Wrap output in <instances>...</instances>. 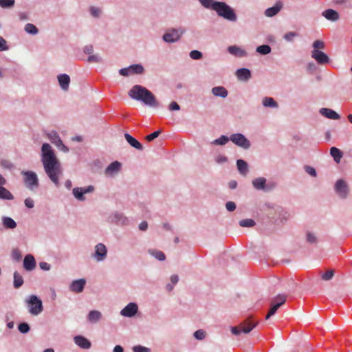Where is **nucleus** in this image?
I'll return each instance as SVG.
<instances>
[{
  "instance_id": "obj_12",
  "label": "nucleus",
  "mask_w": 352,
  "mask_h": 352,
  "mask_svg": "<svg viewBox=\"0 0 352 352\" xmlns=\"http://www.w3.org/2000/svg\"><path fill=\"white\" fill-rule=\"evenodd\" d=\"M311 57L316 60V61L320 65H325L329 63V58L324 52L318 50H313L311 52Z\"/></svg>"
},
{
  "instance_id": "obj_28",
  "label": "nucleus",
  "mask_w": 352,
  "mask_h": 352,
  "mask_svg": "<svg viewBox=\"0 0 352 352\" xmlns=\"http://www.w3.org/2000/svg\"><path fill=\"white\" fill-rule=\"evenodd\" d=\"M2 224L6 229H14L17 226L16 221L9 217H2Z\"/></svg>"
},
{
  "instance_id": "obj_25",
  "label": "nucleus",
  "mask_w": 352,
  "mask_h": 352,
  "mask_svg": "<svg viewBox=\"0 0 352 352\" xmlns=\"http://www.w3.org/2000/svg\"><path fill=\"white\" fill-rule=\"evenodd\" d=\"M236 76L239 80L247 81L251 78V72L247 68H240L236 70Z\"/></svg>"
},
{
  "instance_id": "obj_6",
  "label": "nucleus",
  "mask_w": 352,
  "mask_h": 352,
  "mask_svg": "<svg viewBox=\"0 0 352 352\" xmlns=\"http://www.w3.org/2000/svg\"><path fill=\"white\" fill-rule=\"evenodd\" d=\"M253 187L257 190H263L264 192H270L276 188V184L274 182L270 181L267 182L266 178L259 177L252 181Z\"/></svg>"
},
{
  "instance_id": "obj_5",
  "label": "nucleus",
  "mask_w": 352,
  "mask_h": 352,
  "mask_svg": "<svg viewBox=\"0 0 352 352\" xmlns=\"http://www.w3.org/2000/svg\"><path fill=\"white\" fill-rule=\"evenodd\" d=\"M23 182L27 188L30 190H34L39 186L38 178L36 173L32 170H23Z\"/></svg>"
},
{
  "instance_id": "obj_33",
  "label": "nucleus",
  "mask_w": 352,
  "mask_h": 352,
  "mask_svg": "<svg viewBox=\"0 0 352 352\" xmlns=\"http://www.w3.org/2000/svg\"><path fill=\"white\" fill-rule=\"evenodd\" d=\"M0 199L13 200V195L5 187L0 186Z\"/></svg>"
},
{
  "instance_id": "obj_59",
  "label": "nucleus",
  "mask_w": 352,
  "mask_h": 352,
  "mask_svg": "<svg viewBox=\"0 0 352 352\" xmlns=\"http://www.w3.org/2000/svg\"><path fill=\"white\" fill-rule=\"evenodd\" d=\"M9 49L6 41L0 36V51H6Z\"/></svg>"
},
{
  "instance_id": "obj_23",
  "label": "nucleus",
  "mask_w": 352,
  "mask_h": 352,
  "mask_svg": "<svg viewBox=\"0 0 352 352\" xmlns=\"http://www.w3.org/2000/svg\"><path fill=\"white\" fill-rule=\"evenodd\" d=\"M320 113L329 119L338 120L340 116L335 111L328 108H321L319 111Z\"/></svg>"
},
{
  "instance_id": "obj_55",
  "label": "nucleus",
  "mask_w": 352,
  "mask_h": 352,
  "mask_svg": "<svg viewBox=\"0 0 352 352\" xmlns=\"http://www.w3.org/2000/svg\"><path fill=\"white\" fill-rule=\"evenodd\" d=\"M133 351L134 352H151V349L149 348L141 345H137L133 346Z\"/></svg>"
},
{
  "instance_id": "obj_43",
  "label": "nucleus",
  "mask_w": 352,
  "mask_h": 352,
  "mask_svg": "<svg viewBox=\"0 0 352 352\" xmlns=\"http://www.w3.org/2000/svg\"><path fill=\"white\" fill-rule=\"evenodd\" d=\"M255 221L252 219H245L239 221V225L241 227H253L255 225Z\"/></svg>"
},
{
  "instance_id": "obj_48",
  "label": "nucleus",
  "mask_w": 352,
  "mask_h": 352,
  "mask_svg": "<svg viewBox=\"0 0 352 352\" xmlns=\"http://www.w3.org/2000/svg\"><path fill=\"white\" fill-rule=\"evenodd\" d=\"M306 239L307 241L309 243H316L318 241L316 235L311 232H307Z\"/></svg>"
},
{
  "instance_id": "obj_60",
  "label": "nucleus",
  "mask_w": 352,
  "mask_h": 352,
  "mask_svg": "<svg viewBox=\"0 0 352 352\" xmlns=\"http://www.w3.org/2000/svg\"><path fill=\"white\" fill-rule=\"evenodd\" d=\"M279 307H280V304H275V303L272 302L271 307L269 311L270 316L274 315Z\"/></svg>"
},
{
  "instance_id": "obj_17",
  "label": "nucleus",
  "mask_w": 352,
  "mask_h": 352,
  "mask_svg": "<svg viewBox=\"0 0 352 352\" xmlns=\"http://www.w3.org/2000/svg\"><path fill=\"white\" fill-rule=\"evenodd\" d=\"M283 4L282 1H278L275 5L271 8H268L265 11V15L267 17H272L276 15L283 8Z\"/></svg>"
},
{
  "instance_id": "obj_63",
  "label": "nucleus",
  "mask_w": 352,
  "mask_h": 352,
  "mask_svg": "<svg viewBox=\"0 0 352 352\" xmlns=\"http://www.w3.org/2000/svg\"><path fill=\"white\" fill-rule=\"evenodd\" d=\"M227 160H228V158L226 156L221 155L217 156L216 158H215V162L217 164H220L226 162Z\"/></svg>"
},
{
  "instance_id": "obj_4",
  "label": "nucleus",
  "mask_w": 352,
  "mask_h": 352,
  "mask_svg": "<svg viewBox=\"0 0 352 352\" xmlns=\"http://www.w3.org/2000/svg\"><path fill=\"white\" fill-rule=\"evenodd\" d=\"M29 313L33 316H38L43 311L42 300L36 295H30L25 299Z\"/></svg>"
},
{
  "instance_id": "obj_53",
  "label": "nucleus",
  "mask_w": 352,
  "mask_h": 352,
  "mask_svg": "<svg viewBox=\"0 0 352 352\" xmlns=\"http://www.w3.org/2000/svg\"><path fill=\"white\" fill-rule=\"evenodd\" d=\"M202 53L198 50H192L190 52V57L194 60H199L202 58Z\"/></svg>"
},
{
  "instance_id": "obj_9",
  "label": "nucleus",
  "mask_w": 352,
  "mask_h": 352,
  "mask_svg": "<svg viewBox=\"0 0 352 352\" xmlns=\"http://www.w3.org/2000/svg\"><path fill=\"white\" fill-rule=\"evenodd\" d=\"M230 141L236 146L247 150L251 146L250 140L245 137L242 133H234L230 136Z\"/></svg>"
},
{
  "instance_id": "obj_49",
  "label": "nucleus",
  "mask_w": 352,
  "mask_h": 352,
  "mask_svg": "<svg viewBox=\"0 0 352 352\" xmlns=\"http://www.w3.org/2000/svg\"><path fill=\"white\" fill-rule=\"evenodd\" d=\"M304 170L308 175L311 177H316L317 176V172L316 169L309 165L304 166Z\"/></svg>"
},
{
  "instance_id": "obj_58",
  "label": "nucleus",
  "mask_w": 352,
  "mask_h": 352,
  "mask_svg": "<svg viewBox=\"0 0 352 352\" xmlns=\"http://www.w3.org/2000/svg\"><path fill=\"white\" fill-rule=\"evenodd\" d=\"M226 208L228 211L233 212L234 210H235L236 205L234 201H230L226 204Z\"/></svg>"
},
{
  "instance_id": "obj_42",
  "label": "nucleus",
  "mask_w": 352,
  "mask_h": 352,
  "mask_svg": "<svg viewBox=\"0 0 352 352\" xmlns=\"http://www.w3.org/2000/svg\"><path fill=\"white\" fill-rule=\"evenodd\" d=\"M287 300V296L285 294H278L275 298L272 299L273 303L280 304V307L283 305Z\"/></svg>"
},
{
  "instance_id": "obj_52",
  "label": "nucleus",
  "mask_w": 352,
  "mask_h": 352,
  "mask_svg": "<svg viewBox=\"0 0 352 352\" xmlns=\"http://www.w3.org/2000/svg\"><path fill=\"white\" fill-rule=\"evenodd\" d=\"M312 46L314 50H319L320 49L323 50L325 47V44L322 41L316 40L313 43Z\"/></svg>"
},
{
  "instance_id": "obj_54",
  "label": "nucleus",
  "mask_w": 352,
  "mask_h": 352,
  "mask_svg": "<svg viewBox=\"0 0 352 352\" xmlns=\"http://www.w3.org/2000/svg\"><path fill=\"white\" fill-rule=\"evenodd\" d=\"M161 133H162L161 130H158L157 131H155V132L148 135L147 136H146V140L148 142H151L153 140H155V138H157L160 135Z\"/></svg>"
},
{
  "instance_id": "obj_19",
  "label": "nucleus",
  "mask_w": 352,
  "mask_h": 352,
  "mask_svg": "<svg viewBox=\"0 0 352 352\" xmlns=\"http://www.w3.org/2000/svg\"><path fill=\"white\" fill-rule=\"evenodd\" d=\"M23 267L27 271H32L36 267V261L32 254H29L25 256Z\"/></svg>"
},
{
  "instance_id": "obj_61",
  "label": "nucleus",
  "mask_w": 352,
  "mask_h": 352,
  "mask_svg": "<svg viewBox=\"0 0 352 352\" xmlns=\"http://www.w3.org/2000/svg\"><path fill=\"white\" fill-rule=\"evenodd\" d=\"M230 331L232 333L234 336H239L242 332L241 329H240L239 325L235 326V327H231Z\"/></svg>"
},
{
  "instance_id": "obj_29",
  "label": "nucleus",
  "mask_w": 352,
  "mask_h": 352,
  "mask_svg": "<svg viewBox=\"0 0 352 352\" xmlns=\"http://www.w3.org/2000/svg\"><path fill=\"white\" fill-rule=\"evenodd\" d=\"M236 166L237 169L239 171V173L243 175H245L248 172V163L244 161L243 160H237L236 161Z\"/></svg>"
},
{
  "instance_id": "obj_64",
  "label": "nucleus",
  "mask_w": 352,
  "mask_h": 352,
  "mask_svg": "<svg viewBox=\"0 0 352 352\" xmlns=\"http://www.w3.org/2000/svg\"><path fill=\"white\" fill-rule=\"evenodd\" d=\"M39 267L41 270L45 271H49L51 269L50 264L44 261L39 263Z\"/></svg>"
},
{
  "instance_id": "obj_36",
  "label": "nucleus",
  "mask_w": 352,
  "mask_h": 352,
  "mask_svg": "<svg viewBox=\"0 0 352 352\" xmlns=\"http://www.w3.org/2000/svg\"><path fill=\"white\" fill-rule=\"evenodd\" d=\"M47 136L52 143L54 144L56 147L62 142L60 136L56 131H52L51 133H48Z\"/></svg>"
},
{
  "instance_id": "obj_2",
  "label": "nucleus",
  "mask_w": 352,
  "mask_h": 352,
  "mask_svg": "<svg viewBox=\"0 0 352 352\" xmlns=\"http://www.w3.org/2000/svg\"><path fill=\"white\" fill-rule=\"evenodd\" d=\"M129 96L135 100L142 102L145 105L153 108H157L160 106L159 101L156 99L153 94L146 87L135 85L128 92Z\"/></svg>"
},
{
  "instance_id": "obj_3",
  "label": "nucleus",
  "mask_w": 352,
  "mask_h": 352,
  "mask_svg": "<svg viewBox=\"0 0 352 352\" xmlns=\"http://www.w3.org/2000/svg\"><path fill=\"white\" fill-rule=\"evenodd\" d=\"M218 16L223 17V19L234 22L237 20V16L234 10L228 6L226 3L223 1H218L215 3L214 8H213Z\"/></svg>"
},
{
  "instance_id": "obj_30",
  "label": "nucleus",
  "mask_w": 352,
  "mask_h": 352,
  "mask_svg": "<svg viewBox=\"0 0 352 352\" xmlns=\"http://www.w3.org/2000/svg\"><path fill=\"white\" fill-rule=\"evenodd\" d=\"M72 195L79 201H84L86 200L82 187L74 188L72 189Z\"/></svg>"
},
{
  "instance_id": "obj_62",
  "label": "nucleus",
  "mask_w": 352,
  "mask_h": 352,
  "mask_svg": "<svg viewBox=\"0 0 352 352\" xmlns=\"http://www.w3.org/2000/svg\"><path fill=\"white\" fill-rule=\"evenodd\" d=\"M24 204L25 206L28 208H32L34 206V201L30 197L26 198L24 201Z\"/></svg>"
},
{
  "instance_id": "obj_13",
  "label": "nucleus",
  "mask_w": 352,
  "mask_h": 352,
  "mask_svg": "<svg viewBox=\"0 0 352 352\" xmlns=\"http://www.w3.org/2000/svg\"><path fill=\"white\" fill-rule=\"evenodd\" d=\"M138 305L135 302H130L121 310L120 314L125 317L131 318L138 313Z\"/></svg>"
},
{
  "instance_id": "obj_39",
  "label": "nucleus",
  "mask_w": 352,
  "mask_h": 352,
  "mask_svg": "<svg viewBox=\"0 0 352 352\" xmlns=\"http://www.w3.org/2000/svg\"><path fill=\"white\" fill-rule=\"evenodd\" d=\"M272 51V48L269 45H262L258 46L256 49V52L261 55H267Z\"/></svg>"
},
{
  "instance_id": "obj_41",
  "label": "nucleus",
  "mask_w": 352,
  "mask_h": 352,
  "mask_svg": "<svg viewBox=\"0 0 352 352\" xmlns=\"http://www.w3.org/2000/svg\"><path fill=\"white\" fill-rule=\"evenodd\" d=\"M230 137L228 138L226 135H222L219 138L214 140L212 144L214 145H225L229 142Z\"/></svg>"
},
{
  "instance_id": "obj_14",
  "label": "nucleus",
  "mask_w": 352,
  "mask_h": 352,
  "mask_svg": "<svg viewBox=\"0 0 352 352\" xmlns=\"http://www.w3.org/2000/svg\"><path fill=\"white\" fill-rule=\"evenodd\" d=\"M258 322H253L250 318H248L241 322L239 325L243 333H249L254 328L258 325Z\"/></svg>"
},
{
  "instance_id": "obj_10",
  "label": "nucleus",
  "mask_w": 352,
  "mask_h": 352,
  "mask_svg": "<svg viewBox=\"0 0 352 352\" xmlns=\"http://www.w3.org/2000/svg\"><path fill=\"white\" fill-rule=\"evenodd\" d=\"M107 256V249L106 246L101 243H98L95 246L94 253L92 257L98 262L103 261Z\"/></svg>"
},
{
  "instance_id": "obj_40",
  "label": "nucleus",
  "mask_w": 352,
  "mask_h": 352,
  "mask_svg": "<svg viewBox=\"0 0 352 352\" xmlns=\"http://www.w3.org/2000/svg\"><path fill=\"white\" fill-rule=\"evenodd\" d=\"M201 5L206 9L213 10L214 5L217 3V1L214 0H198Z\"/></svg>"
},
{
  "instance_id": "obj_16",
  "label": "nucleus",
  "mask_w": 352,
  "mask_h": 352,
  "mask_svg": "<svg viewBox=\"0 0 352 352\" xmlns=\"http://www.w3.org/2000/svg\"><path fill=\"white\" fill-rule=\"evenodd\" d=\"M86 284V280L84 278L78 279L74 280L69 287L71 291L76 293H80L83 291L85 285Z\"/></svg>"
},
{
  "instance_id": "obj_20",
  "label": "nucleus",
  "mask_w": 352,
  "mask_h": 352,
  "mask_svg": "<svg viewBox=\"0 0 352 352\" xmlns=\"http://www.w3.org/2000/svg\"><path fill=\"white\" fill-rule=\"evenodd\" d=\"M57 79L62 90L64 91H68L70 83V77L67 74H63L58 75L57 76Z\"/></svg>"
},
{
  "instance_id": "obj_27",
  "label": "nucleus",
  "mask_w": 352,
  "mask_h": 352,
  "mask_svg": "<svg viewBox=\"0 0 352 352\" xmlns=\"http://www.w3.org/2000/svg\"><path fill=\"white\" fill-rule=\"evenodd\" d=\"M228 51L230 54L236 57L241 58L247 56V52L244 50L236 45H231L228 47Z\"/></svg>"
},
{
  "instance_id": "obj_31",
  "label": "nucleus",
  "mask_w": 352,
  "mask_h": 352,
  "mask_svg": "<svg viewBox=\"0 0 352 352\" xmlns=\"http://www.w3.org/2000/svg\"><path fill=\"white\" fill-rule=\"evenodd\" d=\"M262 104L265 107H270V108H278V104L277 102H276L273 98L271 97H264L262 100Z\"/></svg>"
},
{
  "instance_id": "obj_38",
  "label": "nucleus",
  "mask_w": 352,
  "mask_h": 352,
  "mask_svg": "<svg viewBox=\"0 0 352 352\" xmlns=\"http://www.w3.org/2000/svg\"><path fill=\"white\" fill-rule=\"evenodd\" d=\"M24 30L31 35H36L38 33V29L32 23H27L24 27Z\"/></svg>"
},
{
  "instance_id": "obj_35",
  "label": "nucleus",
  "mask_w": 352,
  "mask_h": 352,
  "mask_svg": "<svg viewBox=\"0 0 352 352\" xmlns=\"http://www.w3.org/2000/svg\"><path fill=\"white\" fill-rule=\"evenodd\" d=\"M13 276H14L13 285H14V288L18 289L23 285V284L24 283L23 278L22 276L16 271L14 272Z\"/></svg>"
},
{
  "instance_id": "obj_34",
  "label": "nucleus",
  "mask_w": 352,
  "mask_h": 352,
  "mask_svg": "<svg viewBox=\"0 0 352 352\" xmlns=\"http://www.w3.org/2000/svg\"><path fill=\"white\" fill-rule=\"evenodd\" d=\"M148 252L158 261H163L166 259V256L162 251L155 249H149Z\"/></svg>"
},
{
  "instance_id": "obj_47",
  "label": "nucleus",
  "mask_w": 352,
  "mask_h": 352,
  "mask_svg": "<svg viewBox=\"0 0 352 352\" xmlns=\"http://www.w3.org/2000/svg\"><path fill=\"white\" fill-rule=\"evenodd\" d=\"M18 329L21 333H27L30 331V327L27 322H21L18 325Z\"/></svg>"
},
{
  "instance_id": "obj_18",
  "label": "nucleus",
  "mask_w": 352,
  "mask_h": 352,
  "mask_svg": "<svg viewBox=\"0 0 352 352\" xmlns=\"http://www.w3.org/2000/svg\"><path fill=\"white\" fill-rule=\"evenodd\" d=\"M121 168V163L115 161L111 163L105 169V174L107 176H113L117 174Z\"/></svg>"
},
{
  "instance_id": "obj_26",
  "label": "nucleus",
  "mask_w": 352,
  "mask_h": 352,
  "mask_svg": "<svg viewBox=\"0 0 352 352\" xmlns=\"http://www.w3.org/2000/svg\"><path fill=\"white\" fill-rule=\"evenodd\" d=\"M211 93L214 96L226 98L228 95V90L223 86L214 87L211 89Z\"/></svg>"
},
{
  "instance_id": "obj_24",
  "label": "nucleus",
  "mask_w": 352,
  "mask_h": 352,
  "mask_svg": "<svg viewBox=\"0 0 352 352\" xmlns=\"http://www.w3.org/2000/svg\"><path fill=\"white\" fill-rule=\"evenodd\" d=\"M124 138L126 140V142L133 148L138 151H142L143 150V146L142 144L138 141L135 138H133L130 134L126 133H124Z\"/></svg>"
},
{
  "instance_id": "obj_32",
  "label": "nucleus",
  "mask_w": 352,
  "mask_h": 352,
  "mask_svg": "<svg viewBox=\"0 0 352 352\" xmlns=\"http://www.w3.org/2000/svg\"><path fill=\"white\" fill-rule=\"evenodd\" d=\"M330 154L333 157L336 162L339 163L343 156L342 152L336 147H331L330 148Z\"/></svg>"
},
{
  "instance_id": "obj_15",
  "label": "nucleus",
  "mask_w": 352,
  "mask_h": 352,
  "mask_svg": "<svg viewBox=\"0 0 352 352\" xmlns=\"http://www.w3.org/2000/svg\"><path fill=\"white\" fill-rule=\"evenodd\" d=\"M74 341L77 346L83 349H89L91 346V342L82 336H76L74 338Z\"/></svg>"
},
{
  "instance_id": "obj_8",
  "label": "nucleus",
  "mask_w": 352,
  "mask_h": 352,
  "mask_svg": "<svg viewBox=\"0 0 352 352\" xmlns=\"http://www.w3.org/2000/svg\"><path fill=\"white\" fill-rule=\"evenodd\" d=\"M334 191L338 197L342 199H346L350 192V188L346 182L343 179H338L334 184Z\"/></svg>"
},
{
  "instance_id": "obj_51",
  "label": "nucleus",
  "mask_w": 352,
  "mask_h": 352,
  "mask_svg": "<svg viewBox=\"0 0 352 352\" xmlns=\"http://www.w3.org/2000/svg\"><path fill=\"white\" fill-rule=\"evenodd\" d=\"M87 61L89 63H99L102 61V59L98 54H94V55H91L88 57Z\"/></svg>"
},
{
  "instance_id": "obj_21",
  "label": "nucleus",
  "mask_w": 352,
  "mask_h": 352,
  "mask_svg": "<svg viewBox=\"0 0 352 352\" xmlns=\"http://www.w3.org/2000/svg\"><path fill=\"white\" fill-rule=\"evenodd\" d=\"M322 16H324L326 19L333 22L337 21L340 18L339 13L335 10L330 8L323 11Z\"/></svg>"
},
{
  "instance_id": "obj_50",
  "label": "nucleus",
  "mask_w": 352,
  "mask_h": 352,
  "mask_svg": "<svg viewBox=\"0 0 352 352\" xmlns=\"http://www.w3.org/2000/svg\"><path fill=\"white\" fill-rule=\"evenodd\" d=\"M89 12L91 15L95 18H99L101 14L100 9L94 6L90 7Z\"/></svg>"
},
{
  "instance_id": "obj_11",
  "label": "nucleus",
  "mask_w": 352,
  "mask_h": 352,
  "mask_svg": "<svg viewBox=\"0 0 352 352\" xmlns=\"http://www.w3.org/2000/svg\"><path fill=\"white\" fill-rule=\"evenodd\" d=\"M109 221L111 223L118 226H126L129 224V219L121 212H115L109 217Z\"/></svg>"
},
{
  "instance_id": "obj_46",
  "label": "nucleus",
  "mask_w": 352,
  "mask_h": 352,
  "mask_svg": "<svg viewBox=\"0 0 352 352\" xmlns=\"http://www.w3.org/2000/svg\"><path fill=\"white\" fill-rule=\"evenodd\" d=\"M334 270H328L325 273L321 275V278L323 280L328 281L333 278L334 276Z\"/></svg>"
},
{
  "instance_id": "obj_45",
  "label": "nucleus",
  "mask_w": 352,
  "mask_h": 352,
  "mask_svg": "<svg viewBox=\"0 0 352 352\" xmlns=\"http://www.w3.org/2000/svg\"><path fill=\"white\" fill-rule=\"evenodd\" d=\"M193 336L198 340H203L206 336V332L204 329H199L194 332Z\"/></svg>"
},
{
  "instance_id": "obj_22",
  "label": "nucleus",
  "mask_w": 352,
  "mask_h": 352,
  "mask_svg": "<svg viewBox=\"0 0 352 352\" xmlns=\"http://www.w3.org/2000/svg\"><path fill=\"white\" fill-rule=\"evenodd\" d=\"M102 316V313L100 311L91 310L87 314V319L89 322L96 324L101 320Z\"/></svg>"
},
{
  "instance_id": "obj_57",
  "label": "nucleus",
  "mask_w": 352,
  "mask_h": 352,
  "mask_svg": "<svg viewBox=\"0 0 352 352\" xmlns=\"http://www.w3.org/2000/svg\"><path fill=\"white\" fill-rule=\"evenodd\" d=\"M21 252L18 249L15 248L12 250V257L13 259L19 261L21 258Z\"/></svg>"
},
{
  "instance_id": "obj_1",
  "label": "nucleus",
  "mask_w": 352,
  "mask_h": 352,
  "mask_svg": "<svg viewBox=\"0 0 352 352\" xmlns=\"http://www.w3.org/2000/svg\"><path fill=\"white\" fill-rule=\"evenodd\" d=\"M41 161L47 177L56 187H59V177L63 175V168L54 149L48 143H43L41 146Z\"/></svg>"
},
{
  "instance_id": "obj_56",
  "label": "nucleus",
  "mask_w": 352,
  "mask_h": 352,
  "mask_svg": "<svg viewBox=\"0 0 352 352\" xmlns=\"http://www.w3.org/2000/svg\"><path fill=\"white\" fill-rule=\"evenodd\" d=\"M298 34L297 33L294 32H289L287 33H286L284 36H283V38H285V40H286L287 41H289V42H291L293 41L294 38L297 36Z\"/></svg>"
},
{
  "instance_id": "obj_7",
  "label": "nucleus",
  "mask_w": 352,
  "mask_h": 352,
  "mask_svg": "<svg viewBox=\"0 0 352 352\" xmlns=\"http://www.w3.org/2000/svg\"><path fill=\"white\" fill-rule=\"evenodd\" d=\"M186 29L179 27L178 28H171L163 35V41L168 43H174L177 42L181 36L185 33Z\"/></svg>"
},
{
  "instance_id": "obj_44",
  "label": "nucleus",
  "mask_w": 352,
  "mask_h": 352,
  "mask_svg": "<svg viewBox=\"0 0 352 352\" xmlns=\"http://www.w3.org/2000/svg\"><path fill=\"white\" fill-rule=\"evenodd\" d=\"M15 0H0V7L10 8L14 6Z\"/></svg>"
},
{
  "instance_id": "obj_37",
  "label": "nucleus",
  "mask_w": 352,
  "mask_h": 352,
  "mask_svg": "<svg viewBox=\"0 0 352 352\" xmlns=\"http://www.w3.org/2000/svg\"><path fill=\"white\" fill-rule=\"evenodd\" d=\"M131 74H142L144 68L141 64H133L129 66Z\"/></svg>"
}]
</instances>
